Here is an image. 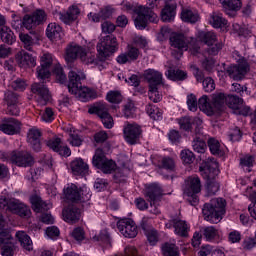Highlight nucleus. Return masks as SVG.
<instances>
[{
    "label": "nucleus",
    "instance_id": "obj_17",
    "mask_svg": "<svg viewBox=\"0 0 256 256\" xmlns=\"http://www.w3.org/2000/svg\"><path fill=\"white\" fill-rule=\"evenodd\" d=\"M31 91L36 95V101L39 105H46L51 101V94H49V89L45 87V84L34 83L31 86Z\"/></svg>",
    "mask_w": 256,
    "mask_h": 256
},
{
    "label": "nucleus",
    "instance_id": "obj_31",
    "mask_svg": "<svg viewBox=\"0 0 256 256\" xmlns=\"http://www.w3.org/2000/svg\"><path fill=\"white\" fill-rule=\"evenodd\" d=\"M210 97L214 114L221 111V109H223V105L227 103V95H225L223 92H216Z\"/></svg>",
    "mask_w": 256,
    "mask_h": 256
},
{
    "label": "nucleus",
    "instance_id": "obj_38",
    "mask_svg": "<svg viewBox=\"0 0 256 256\" xmlns=\"http://www.w3.org/2000/svg\"><path fill=\"white\" fill-rule=\"evenodd\" d=\"M30 203H31L32 209H33V211H35V213H45V211H49V209H50L48 204L43 202L41 197H39L38 195L31 196Z\"/></svg>",
    "mask_w": 256,
    "mask_h": 256
},
{
    "label": "nucleus",
    "instance_id": "obj_2",
    "mask_svg": "<svg viewBox=\"0 0 256 256\" xmlns=\"http://www.w3.org/2000/svg\"><path fill=\"white\" fill-rule=\"evenodd\" d=\"M65 59L67 63H73L79 59L84 65H97V57L95 52L90 51L89 48L71 44L66 48Z\"/></svg>",
    "mask_w": 256,
    "mask_h": 256
},
{
    "label": "nucleus",
    "instance_id": "obj_22",
    "mask_svg": "<svg viewBox=\"0 0 256 256\" xmlns=\"http://www.w3.org/2000/svg\"><path fill=\"white\" fill-rule=\"evenodd\" d=\"M15 59L17 65L20 66L21 69H29L37 65V60L35 57L24 50L19 51L16 54Z\"/></svg>",
    "mask_w": 256,
    "mask_h": 256
},
{
    "label": "nucleus",
    "instance_id": "obj_56",
    "mask_svg": "<svg viewBox=\"0 0 256 256\" xmlns=\"http://www.w3.org/2000/svg\"><path fill=\"white\" fill-rule=\"evenodd\" d=\"M10 241L11 239H8L6 240V242L0 244V245H4L2 246V251H1L3 256H13L15 254V248Z\"/></svg>",
    "mask_w": 256,
    "mask_h": 256
},
{
    "label": "nucleus",
    "instance_id": "obj_12",
    "mask_svg": "<svg viewBox=\"0 0 256 256\" xmlns=\"http://www.w3.org/2000/svg\"><path fill=\"white\" fill-rule=\"evenodd\" d=\"M88 113H90L91 115H98L106 129L113 128V117L111 116V114H109V108L107 107L106 103H100L96 106L89 108Z\"/></svg>",
    "mask_w": 256,
    "mask_h": 256
},
{
    "label": "nucleus",
    "instance_id": "obj_25",
    "mask_svg": "<svg viewBox=\"0 0 256 256\" xmlns=\"http://www.w3.org/2000/svg\"><path fill=\"white\" fill-rule=\"evenodd\" d=\"M79 15H81V10H79V7L77 6H71L66 12L58 13L60 21L65 23V25H72V23H75V20L79 18Z\"/></svg>",
    "mask_w": 256,
    "mask_h": 256
},
{
    "label": "nucleus",
    "instance_id": "obj_7",
    "mask_svg": "<svg viewBox=\"0 0 256 256\" xmlns=\"http://www.w3.org/2000/svg\"><path fill=\"white\" fill-rule=\"evenodd\" d=\"M119 49L117 38L113 35H107L100 39L97 44L98 59L105 61L107 57L113 55Z\"/></svg>",
    "mask_w": 256,
    "mask_h": 256
},
{
    "label": "nucleus",
    "instance_id": "obj_40",
    "mask_svg": "<svg viewBox=\"0 0 256 256\" xmlns=\"http://www.w3.org/2000/svg\"><path fill=\"white\" fill-rule=\"evenodd\" d=\"M16 239H18L21 247H23L25 251H33V241L27 233L24 231L16 232Z\"/></svg>",
    "mask_w": 256,
    "mask_h": 256
},
{
    "label": "nucleus",
    "instance_id": "obj_46",
    "mask_svg": "<svg viewBox=\"0 0 256 256\" xmlns=\"http://www.w3.org/2000/svg\"><path fill=\"white\" fill-rule=\"evenodd\" d=\"M208 147L212 155H218L219 157H223V155H225V153L221 149V143H219L218 140L215 138H210L208 140Z\"/></svg>",
    "mask_w": 256,
    "mask_h": 256
},
{
    "label": "nucleus",
    "instance_id": "obj_27",
    "mask_svg": "<svg viewBox=\"0 0 256 256\" xmlns=\"http://www.w3.org/2000/svg\"><path fill=\"white\" fill-rule=\"evenodd\" d=\"M10 213L18 215V217L23 219H29L31 217V208L24 203L14 200V202L10 203Z\"/></svg>",
    "mask_w": 256,
    "mask_h": 256
},
{
    "label": "nucleus",
    "instance_id": "obj_58",
    "mask_svg": "<svg viewBox=\"0 0 256 256\" xmlns=\"http://www.w3.org/2000/svg\"><path fill=\"white\" fill-rule=\"evenodd\" d=\"M68 143L72 145V147H81L83 145V138L79 136L77 133H70L68 137Z\"/></svg>",
    "mask_w": 256,
    "mask_h": 256
},
{
    "label": "nucleus",
    "instance_id": "obj_19",
    "mask_svg": "<svg viewBox=\"0 0 256 256\" xmlns=\"http://www.w3.org/2000/svg\"><path fill=\"white\" fill-rule=\"evenodd\" d=\"M10 159L18 167H32L35 163V158L29 152H12Z\"/></svg>",
    "mask_w": 256,
    "mask_h": 256
},
{
    "label": "nucleus",
    "instance_id": "obj_29",
    "mask_svg": "<svg viewBox=\"0 0 256 256\" xmlns=\"http://www.w3.org/2000/svg\"><path fill=\"white\" fill-rule=\"evenodd\" d=\"M145 79L148 83V87H159L160 85H163V74L159 71L155 70H148L145 73Z\"/></svg>",
    "mask_w": 256,
    "mask_h": 256
},
{
    "label": "nucleus",
    "instance_id": "obj_63",
    "mask_svg": "<svg viewBox=\"0 0 256 256\" xmlns=\"http://www.w3.org/2000/svg\"><path fill=\"white\" fill-rule=\"evenodd\" d=\"M187 105L190 111H197V107H199V102H197V96L193 94L188 95Z\"/></svg>",
    "mask_w": 256,
    "mask_h": 256
},
{
    "label": "nucleus",
    "instance_id": "obj_20",
    "mask_svg": "<svg viewBox=\"0 0 256 256\" xmlns=\"http://www.w3.org/2000/svg\"><path fill=\"white\" fill-rule=\"evenodd\" d=\"M141 57V50L139 48L129 44L127 46V51L125 53L120 54L116 61L120 65H125V63H131L133 61H137Z\"/></svg>",
    "mask_w": 256,
    "mask_h": 256
},
{
    "label": "nucleus",
    "instance_id": "obj_9",
    "mask_svg": "<svg viewBox=\"0 0 256 256\" xmlns=\"http://www.w3.org/2000/svg\"><path fill=\"white\" fill-rule=\"evenodd\" d=\"M92 163L94 167H97V169H100V171L105 174H111L117 169V163L113 160L107 159L105 152L101 148L96 150Z\"/></svg>",
    "mask_w": 256,
    "mask_h": 256
},
{
    "label": "nucleus",
    "instance_id": "obj_5",
    "mask_svg": "<svg viewBox=\"0 0 256 256\" xmlns=\"http://www.w3.org/2000/svg\"><path fill=\"white\" fill-rule=\"evenodd\" d=\"M133 13L136 16L135 26L137 29H145L147 27V22L157 23L159 17L153 12V10L147 6H136L133 8Z\"/></svg>",
    "mask_w": 256,
    "mask_h": 256
},
{
    "label": "nucleus",
    "instance_id": "obj_47",
    "mask_svg": "<svg viewBox=\"0 0 256 256\" xmlns=\"http://www.w3.org/2000/svg\"><path fill=\"white\" fill-rule=\"evenodd\" d=\"M162 253L164 256H179V247L174 243L166 242L162 245Z\"/></svg>",
    "mask_w": 256,
    "mask_h": 256
},
{
    "label": "nucleus",
    "instance_id": "obj_30",
    "mask_svg": "<svg viewBox=\"0 0 256 256\" xmlns=\"http://www.w3.org/2000/svg\"><path fill=\"white\" fill-rule=\"evenodd\" d=\"M159 169H165V171L173 172L177 169V158L171 156L160 157L157 162Z\"/></svg>",
    "mask_w": 256,
    "mask_h": 256
},
{
    "label": "nucleus",
    "instance_id": "obj_51",
    "mask_svg": "<svg viewBox=\"0 0 256 256\" xmlns=\"http://www.w3.org/2000/svg\"><path fill=\"white\" fill-rule=\"evenodd\" d=\"M9 239H11V234L8 229H5V220L0 216V245L6 243Z\"/></svg>",
    "mask_w": 256,
    "mask_h": 256
},
{
    "label": "nucleus",
    "instance_id": "obj_64",
    "mask_svg": "<svg viewBox=\"0 0 256 256\" xmlns=\"http://www.w3.org/2000/svg\"><path fill=\"white\" fill-rule=\"evenodd\" d=\"M208 54L209 55H218L219 51L223 49V43L216 41L213 45L208 46Z\"/></svg>",
    "mask_w": 256,
    "mask_h": 256
},
{
    "label": "nucleus",
    "instance_id": "obj_36",
    "mask_svg": "<svg viewBox=\"0 0 256 256\" xmlns=\"http://www.w3.org/2000/svg\"><path fill=\"white\" fill-rule=\"evenodd\" d=\"M175 15H177L176 3L166 4L161 11L162 21H166V22L173 21V19H175Z\"/></svg>",
    "mask_w": 256,
    "mask_h": 256
},
{
    "label": "nucleus",
    "instance_id": "obj_54",
    "mask_svg": "<svg viewBox=\"0 0 256 256\" xmlns=\"http://www.w3.org/2000/svg\"><path fill=\"white\" fill-rule=\"evenodd\" d=\"M148 97L153 103H159L163 99V95L159 93V87L149 88Z\"/></svg>",
    "mask_w": 256,
    "mask_h": 256
},
{
    "label": "nucleus",
    "instance_id": "obj_23",
    "mask_svg": "<svg viewBox=\"0 0 256 256\" xmlns=\"http://www.w3.org/2000/svg\"><path fill=\"white\" fill-rule=\"evenodd\" d=\"M43 132L37 127L30 128L27 132V143L34 151H41V137Z\"/></svg>",
    "mask_w": 256,
    "mask_h": 256
},
{
    "label": "nucleus",
    "instance_id": "obj_35",
    "mask_svg": "<svg viewBox=\"0 0 256 256\" xmlns=\"http://www.w3.org/2000/svg\"><path fill=\"white\" fill-rule=\"evenodd\" d=\"M209 23L210 25H212V27H214V29L227 28L229 25V22L227 21V19H225L223 17V14L219 12H213L211 14Z\"/></svg>",
    "mask_w": 256,
    "mask_h": 256
},
{
    "label": "nucleus",
    "instance_id": "obj_53",
    "mask_svg": "<svg viewBox=\"0 0 256 256\" xmlns=\"http://www.w3.org/2000/svg\"><path fill=\"white\" fill-rule=\"evenodd\" d=\"M20 41L23 42L24 49L27 51H33V45H35V42L33 41V38L29 34L21 33L19 35Z\"/></svg>",
    "mask_w": 256,
    "mask_h": 256
},
{
    "label": "nucleus",
    "instance_id": "obj_11",
    "mask_svg": "<svg viewBox=\"0 0 256 256\" xmlns=\"http://www.w3.org/2000/svg\"><path fill=\"white\" fill-rule=\"evenodd\" d=\"M47 21V13L44 10H35L32 14L24 15L22 25L24 29L31 31Z\"/></svg>",
    "mask_w": 256,
    "mask_h": 256
},
{
    "label": "nucleus",
    "instance_id": "obj_44",
    "mask_svg": "<svg viewBox=\"0 0 256 256\" xmlns=\"http://www.w3.org/2000/svg\"><path fill=\"white\" fill-rule=\"evenodd\" d=\"M63 29L57 23H50L46 29V35L48 39H57V37H61Z\"/></svg>",
    "mask_w": 256,
    "mask_h": 256
},
{
    "label": "nucleus",
    "instance_id": "obj_41",
    "mask_svg": "<svg viewBox=\"0 0 256 256\" xmlns=\"http://www.w3.org/2000/svg\"><path fill=\"white\" fill-rule=\"evenodd\" d=\"M193 150L196 153H205V149H207V144H205V140H203V134L201 131L196 132V135L192 142Z\"/></svg>",
    "mask_w": 256,
    "mask_h": 256
},
{
    "label": "nucleus",
    "instance_id": "obj_60",
    "mask_svg": "<svg viewBox=\"0 0 256 256\" xmlns=\"http://www.w3.org/2000/svg\"><path fill=\"white\" fill-rule=\"evenodd\" d=\"M53 73L59 83H65V81H67V75H65V72L63 71V67H61V65H56L54 67Z\"/></svg>",
    "mask_w": 256,
    "mask_h": 256
},
{
    "label": "nucleus",
    "instance_id": "obj_10",
    "mask_svg": "<svg viewBox=\"0 0 256 256\" xmlns=\"http://www.w3.org/2000/svg\"><path fill=\"white\" fill-rule=\"evenodd\" d=\"M64 195L68 201L72 203H87L91 199V194L87 190L78 187L75 184H70L64 188Z\"/></svg>",
    "mask_w": 256,
    "mask_h": 256
},
{
    "label": "nucleus",
    "instance_id": "obj_21",
    "mask_svg": "<svg viewBox=\"0 0 256 256\" xmlns=\"http://www.w3.org/2000/svg\"><path fill=\"white\" fill-rule=\"evenodd\" d=\"M83 215V210L77 208L76 206H70L64 208L62 211L63 220L69 225H75V223H79L81 221V217Z\"/></svg>",
    "mask_w": 256,
    "mask_h": 256
},
{
    "label": "nucleus",
    "instance_id": "obj_55",
    "mask_svg": "<svg viewBox=\"0 0 256 256\" xmlns=\"http://www.w3.org/2000/svg\"><path fill=\"white\" fill-rule=\"evenodd\" d=\"M50 69L51 68L47 66H42V64H40L36 71L38 79H41L42 81H45V79H49V77H51Z\"/></svg>",
    "mask_w": 256,
    "mask_h": 256
},
{
    "label": "nucleus",
    "instance_id": "obj_49",
    "mask_svg": "<svg viewBox=\"0 0 256 256\" xmlns=\"http://www.w3.org/2000/svg\"><path fill=\"white\" fill-rule=\"evenodd\" d=\"M200 39L205 45L211 46L217 43V34L215 32H203L200 34Z\"/></svg>",
    "mask_w": 256,
    "mask_h": 256
},
{
    "label": "nucleus",
    "instance_id": "obj_61",
    "mask_svg": "<svg viewBox=\"0 0 256 256\" xmlns=\"http://www.w3.org/2000/svg\"><path fill=\"white\" fill-rule=\"evenodd\" d=\"M40 65L42 67L51 68V66L53 65V54L45 52L40 58Z\"/></svg>",
    "mask_w": 256,
    "mask_h": 256
},
{
    "label": "nucleus",
    "instance_id": "obj_42",
    "mask_svg": "<svg viewBox=\"0 0 256 256\" xmlns=\"http://www.w3.org/2000/svg\"><path fill=\"white\" fill-rule=\"evenodd\" d=\"M181 19L185 23H197L199 21V13L190 8H183L181 12Z\"/></svg>",
    "mask_w": 256,
    "mask_h": 256
},
{
    "label": "nucleus",
    "instance_id": "obj_18",
    "mask_svg": "<svg viewBox=\"0 0 256 256\" xmlns=\"http://www.w3.org/2000/svg\"><path fill=\"white\" fill-rule=\"evenodd\" d=\"M178 123L183 131H193L194 128L195 133H197L203 129V120H201L199 117H182L178 120Z\"/></svg>",
    "mask_w": 256,
    "mask_h": 256
},
{
    "label": "nucleus",
    "instance_id": "obj_4",
    "mask_svg": "<svg viewBox=\"0 0 256 256\" xmlns=\"http://www.w3.org/2000/svg\"><path fill=\"white\" fill-rule=\"evenodd\" d=\"M170 45L174 49H178L180 55H183V51L190 49L191 55H199L201 47L199 42L195 38H189L183 34H172L170 36Z\"/></svg>",
    "mask_w": 256,
    "mask_h": 256
},
{
    "label": "nucleus",
    "instance_id": "obj_39",
    "mask_svg": "<svg viewBox=\"0 0 256 256\" xmlns=\"http://www.w3.org/2000/svg\"><path fill=\"white\" fill-rule=\"evenodd\" d=\"M166 77L170 79V81H185V79H187V72L175 67H169L166 72Z\"/></svg>",
    "mask_w": 256,
    "mask_h": 256
},
{
    "label": "nucleus",
    "instance_id": "obj_13",
    "mask_svg": "<svg viewBox=\"0 0 256 256\" xmlns=\"http://www.w3.org/2000/svg\"><path fill=\"white\" fill-rule=\"evenodd\" d=\"M124 139L129 143V145H135L139 138L143 134V130L139 124L135 122H125L123 127Z\"/></svg>",
    "mask_w": 256,
    "mask_h": 256
},
{
    "label": "nucleus",
    "instance_id": "obj_8",
    "mask_svg": "<svg viewBox=\"0 0 256 256\" xmlns=\"http://www.w3.org/2000/svg\"><path fill=\"white\" fill-rule=\"evenodd\" d=\"M201 191V179L197 176H190L185 180L184 196L187 201L195 207L199 203V192Z\"/></svg>",
    "mask_w": 256,
    "mask_h": 256
},
{
    "label": "nucleus",
    "instance_id": "obj_1",
    "mask_svg": "<svg viewBox=\"0 0 256 256\" xmlns=\"http://www.w3.org/2000/svg\"><path fill=\"white\" fill-rule=\"evenodd\" d=\"M68 91L72 95H75L80 101L86 102L90 99H97V92L81 84V81L85 79V73L83 70L73 68L69 74Z\"/></svg>",
    "mask_w": 256,
    "mask_h": 256
},
{
    "label": "nucleus",
    "instance_id": "obj_15",
    "mask_svg": "<svg viewBox=\"0 0 256 256\" xmlns=\"http://www.w3.org/2000/svg\"><path fill=\"white\" fill-rule=\"evenodd\" d=\"M227 73L234 81H241L249 73V63L247 60H239L237 65L230 66L227 69Z\"/></svg>",
    "mask_w": 256,
    "mask_h": 256
},
{
    "label": "nucleus",
    "instance_id": "obj_34",
    "mask_svg": "<svg viewBox=\"0 0 256 256\" xmlns=\"http://www.w3.org/2000/svg\"><path fill=\"white\" fill-rule=\"evenodd\" d=\"M201 233L206 241H217L221 239V230L215 226H205L201 229Z\"/></svg>",
    "mask_w": 256,
    "mask_h": 256
},
{
    "label": "nucleus",
    "instance_id": "obj_33",
    "mask_svg": "<svg viewBox=\"0 0 256 256\" xmlns=\"http://www.w3.org/2000/svg\"><path fill=\"white\" fill-rule=\"evenodd\" d=\"M189 231H191V227L185 220L174 219L175 235H178V237H189Z\"/></svg>",
    "mask_w": 256,
    "mask_h": 256
},
{
    "label": "nucleus",
    "instance_id": "obj_16",
    "mask_svg": "<svg viewBox=\"0 0 256 256\" xmlns=\"http://www.w3.org/2000/svg\"><path fill=\"white\" fill-rule=\"evenodd\" d=\"M165 193L163 192V188L159 186V184H151L145 189L144 197L150 202V205H155L156 203H161V199L163 198Z\"/></svg>",
    "mask_w": 256,
    "mask_h": 256
},
{
    "label": "nucleus",
    "instance_id": "obj_37",
    "mask_svg": "<svg viewBox=\"0 0 256 256\" xmlns=\"http://www.w3.org/2000/svg\"><path fill=\"white\" fill-rule=\"evenodd\" d=\"M198 107L200 111H203L206 115L209 117L215 115V112L213 110V103L211 100H209V97L207 95H203L198 100Z\"/></svg>",
    "mask_w": 256,
    "mask_h": 256
},
{
    "label": "nucleus",
    "instance_id": "obj_24",
    "mask_svg": "<svg viewBox=\"0 0 256 256\" xmlns=\"http://www.w3.org/2000/svg\"><path fill=\"white\" fill-rule=\"evenodd\" d=\"M46 145L55 153H59L61 157H70L71 155V149L63 144L61 138H52L46 142Z\"/></svg>",
    "mask_w": 256,
    "mask_h": 256
},
{
    "label": "nucleus",
    "instance_id": "obj_62",
    "mask_svg": "<svg viewBox=\"0 0 256 256\" xmlns=\"http://www.w3.org/2000/svg\"><path fill=\"white\" fill-rule=\"evenodd\" d=\"M42 121H45V123H51L52 121L55 120V112L53 111V108H45L42 116H41Z\"/></svg>",
    "mask_w": 256,
    "mask_h": 256
},
{
    "label": "nucleus",
    "instance_id": "obj_50",
    "mask_svg": "<svg viewBox=\"0 0 256 256\" xmlns=\"http://www.w3.org/2000/svg\"><path fill=\"white\" fill-rule=\"evenodd\" d=\"M226 104L230 109H239L243 105V99L235 95L226 97Z\"/></svg>",
    "mask_w": 256,
    "mask_h": 256
},
{
    "label": "nucleus",
    "instance_id": "obj_28",
    "mask_svg": "<svg viewBox=\"0 0 256 256\" xmlns=\"http://www.w3.org/2000/svg\"><path fill=\"white\" fill-rule=\"evenodd\" d=\"M141 227L145 231V235L150 245H156L159 241V232L149 225V218H143Z\"/></svg>",
    "mask_w": 256,
    "mask_h": 256
},
{
    "label": "nucleus",
    "instance_id": "obj_48",
    "mask_svg": "<svg viewBox=\"0 0 256 256\" xmlns=\"http://www.w3.org/2000/svg\"><path fill=\"white\" fill-rule=\"evenodd\" d=\"M240 165L243 169H247L248 172H251V167L255 165V156L251 154H246L240 158Z\"/></svg>",
    "mask_w": 256,
    "mask_h": 256
},
{
    "label": "nucleus",
    "instance_id": "obj_52",
    "mask_svg": "<svg viewBox=\"0 0 256 256\" xmlns=\"http://www.w3.org/2000/svg\"><path fill=\"white\" fill-rule=\"evenodd\" d=\"M1 41H3V43H7L8 45H13V41H15L13 31H11V29L7 26L2 27Z\"/></svg>",
    "mask_w": 256,
    "mask_h": 256
},
{
    "label": "nucleus",
    "instance_id": "obj_32",
    "mask_svg": "<svg viewBox=\"0 0 256 256\" xmlns=\"http://www.w3.org/2000/svg\"><path fill=\"white\" fill-rule=\"evenodd\" d=\"M70 169L73 175H85L89 171V165L81 158H76L70 163Z\"/></svg>",
    "mask_w": 256,
    "mask_h": 256
},
{
    "label": "nucleus",
    "instance_id": "obj_26",
    "mask_svg": "<svg viewBox=\"0 0 256 256\" xmlns=\"http://www.w3.org/2000/svg\"><path fill=\"white\" fill-rule=\"evenodd\" d=\"M5 123L0 125V131L6 135H17L21 131V122L15 118H8L4 120Z\"/></svg>",
    "mask_w": 256,
    "mask_h": 256
},
{
    "label": "nucleus",
    "instance_id": "obj_59",
    "mask_svg": "<svg viewBox=\"0 0 256 256\" xmlns=\"http://www.w3.org/2000/svg\"><path fill=\"white\" fill-rule=\"evenodd\" d=\"M181 159L186 165H191L195 161V154L190 150H182Z\"/></svg>",
    "mask_w": 256,
    "mask_h": 256
},
{
    "label": "nucleus",
    "instance_id": "obj_57",
    "mask_svg": "<svg viewBox=\"0 0 256 256\" xmlns=\"http://www.w3.org/2000/svg\"><path fill=\"white\" fill-rule=\"evenodd\" d=\"M106 99L109 103L119 104L123 101V96L119 91H110L107 93Z\"/></svg>",
    "mask_w": 256,
    "mask_h": 256
},
{
    "label": "nucleus",
    "instance_id": "obj_6",
    "mask_svg": "<svg viewBox=\"0 0 256 256\" xmlns=\"http://www.w3.org/2000/svg\"><path fill=\"white\" fill-rule=\"evenodd\" d=\"M215 175H219V163L212 160L204 167L203 177L207 180V193L208 195H216L219 191V182L215 180Z\"/></svg>",
    "mask_w": 256,
    "mask_h": 256
},
{
    "label": "nucleus",
    "instance_id": "obj_3",
    "mask_svg": "<svg viewBox=\"0 0 256 256\" xmlns=\"http://www.w3.org/2000/svg\"><path fill=\"white\" fill-rule=\"evenodd\" d=\"M227 206V201L223 198L212 199L210 203L204 204L202 209V214L205 221L209 223H220L221 219L225 215V207Z\"/></svg>",
    "mask_w": 256,
    "mask_h": 256
},
{
    "label": "nucleus",
    "instance_id": "obj_43",
    "mask_svg": "<svg viewBox=\"0 0 256 256\" xmlns=\"http://www.w3.org/2000/svg\"><path fill=\"white\" fill-rule=\"evenodd\" d=\"M220 3H222V7L227 15H229L227 11H239L243 5L241 0H220Z\"/></svg>",
    "mask_w": 256,
    "mask_h": 256
},
{
    "label": "nucleus",
    "instance_id": "obj_14",
    "mask_svg": "<svg viewBox=\"0 0 256 256\" xmlns=\"http://www.w3.org/2000/svg\"><path fill=\"white\" fill-rule=\"evenodd\" d=\"M117 227L121 235L128 237V239H133L137 237L139 230L135 222L129 218L121 219L117 222Z\"/></svg>",
    "mask_w": 256,
    "mask_h": 256
},
{
    "label": "nucleus",
    "instance_id": "obj_45",
    "mask_svg": "<svg viewBox=\"0 0 256 256\" xmlns=\"http://www.w3.org/2000/svg\"><path fill=\"white\" fill-rule=\"evenodd\" d=\"M146 112L154 121H159V119H163V110L157 108L153 104H148L146 106Z\"/></svg>",
    "mask_w": 256,
    "mask_h": 256
}]
</instances>
